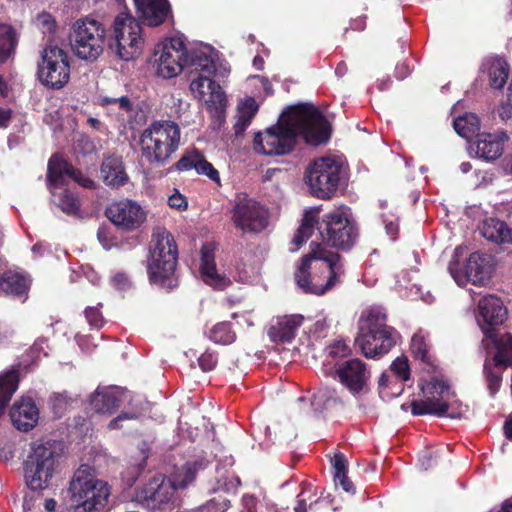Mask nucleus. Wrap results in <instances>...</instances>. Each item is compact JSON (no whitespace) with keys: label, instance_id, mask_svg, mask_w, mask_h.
Wrapping results in <instances>:
<instances>
[{"label":"nucleus","instance_id":"nucleus-1","mask_svg":"<svg viewBox=\"0 0 512 512\" xmlns=\"http://www.w3.org/2000/svg\"><path fill=\"white\" fill-rule=\"evenodd\" d=\"M297 136H302L312 145L329 139L328 122L317 108L302 106L294 109L287 119L256 134L253 148L257 153L268 156L284 155L292 150Z\"/></svg>","mask_w":512,"mask_h":512},{"label":"nucleus","instance_id":"nucleus-2","mask_svg":"<svg viewBox=\"0 0 512 512\" xmlns=\"http://www.w3.org/2000/svg\"><path fill=\"white\" fill-rule=\"evenodd\" d=\"M311 251L302 259L295 274L300 288L307 293L323 295L341 281L344 265L339 254L312 242Z\"/></svg>","mask_w":512,"mask_h":512},{"label":"nucleus","instance_id":"nucleus-3","mask_svg":"<svg viewBox=\"0 0 512 512\" xmlns=\"http://www.w3.org/2000/svg\"><path fill=\"white\" fill-rule=\"evenodd\" d=\"M203 459L187 462L169 478L162 475L153 477L135 493L136 501L149 510H171L177 502L176 491L192 483L197 472L205 469Z\"/></svg>","mask_w":512,"mask_h":512},{"label":"nucleus","instance_id":"nucleus-4","mask_svg":"<svg viewBox=\"0 0 512 512\" xmlns=\"http://www.w3.org/2000/svg\"><path fill=\"white\" fill-rule=\"evenodd\" d=\"M315 225L323 241L333 247L346 250L356 241L357 231L346 210H333L325 214L319 222V208H312L305 212L302 223L293 237L295 250L310 237Z\"/></svg>","mask_w":512,"mask_h":512},{"label":"nucleus","instance_id":"nucleus-5","mask_svg":"<svg viewBox=\"0 0 512 512\" xmlns=\"http://www.w3.org/2000/svg\"><path fill=\"white\" fill-rule=\"evenodd\" d=\"M68 493L72 512H100L108 503L111 487L89 465H81L73 474Z\"/></svg>","mask_w":512,"mask_h":512},{"label":"nucleus","instance_id":"nucleus-6","mask_svg":"<svg viewBox=\"0 0 512 512\" xmlns=\"http://www.w3.org/2000/svg\"><path fill=\"white\" fill-rule=\"evenodd\" d=\"M180 128L173 121H154L141 133L139 147L142 159L150 165H165L180 144Z\"/></svg>","mask_w":512,"mask_h":512},{"label":"nucleus","instance_id":"nucleus-7","mask_svg":"<svg viewBox=\"0 0 512 512\" xmlns=\"http://www.w3.org/2000/svg\"><path fill=\"white\" fill-rule=\"evenodd\" d=\"M48 187L52 195V202L64 213L74 215L79 210V201L67 188L66 180L73 179L83 187L91 188L94 182L76 171L60 156L54 155L48 163Z\"/></svg>","mask_w":512,"mask_h":512},{"label":"nucleus","instance_id":"nucleus-8","mask_svg":"<svg viewBox=\"0 0 512 512\" xmlns=\"http://www.w3.org/2000/svg\"><path fill=\"white\" fill-rule=\"evenodd\" d=\"M344 160L326 155L314 159L305 170V183L310 193L319 199H330L337 192L345 175Z\"/></svg>","mask_w":512,"mask_h":512},{"label":"nucleus","instance_id":"nucleus-9","mask_svg":"<svg viewBox=\"0 0 512 512\" xmlns=\"http://www.w3.org/2000/svg\"><path fill=\"white\" fill-rule=\"evenodd\" d=\"M178 250L172 234L164 227L153 231L148 272L154 282L169 278L177 265Z\"/></svg>","mask_w":512,"mask_h":512},{"label":"nucleus","instance_id":"nucleus-10","mask_svg":"<svg viewBox=\"0 0 512 512\" xmlns=\"http://www.w3.org/2000/svg\"><path fill=\"white\" fill-rule=\"evenodd\" d=\"M105 28L93 18L79 19L70 33L73 54L81 60L94 62L104 50Z\"/></svg>","mask_w":512,"mask_h":512},{"label":"nucleus","instance_id":"nucleus-11","mask_svg":"<svg viewBox=\"0 0 512 512\" xmlns=\"http://www.w3.org/2000/svg\"><path fill=\"white\" fill-rule=\"evenodd\" d=\"M112 46L116 55L124 61H129L139 56L144 47L142 27L139 21L130 13H119L113 22Z\"/></svg>","mask_w":512,"mask_h":512},{"label":"nucleus","instance_id":"nucleus-12","mask_svg":"<svg viewBox=\"0 0 512 512\" xmlns=\"http://www.w3.org/2000/svg\"><path fill=\"white\" fill-rule=\"evenodd\" d=\"M231 213L234 226L243 234H258L269 226L268 208L246 193L236 194Z\"/></svg>","mask_w":512,"mask_h":512},{"label":"nucleus","instance_id":"nucleus-13","mask_svg":"<svg viewBox=\"0 0 512 512\" xmlns=\"http://www.w3.org/2000/svg\"><path fill=\"white\" fill-rule=\"evenodd\" d=\"M56 455L50 443H34L24 462L25 481L32 490L48 487L54 474Z\"/></svg>","mask_w":512,"mask_h":512},{"label":"nucleus","instance_id":"nucleus-14","mask_svg":"<svg viewBox=\"0 0 512 512\" xmlns=\"http://www.w3.org/2000/svg\"><path fill=\"white\" fill-rule=\"evenodd\" d=\"M424 400L414 401L411 410L414 415L433 414L443 416L448 414V409L458 401L449 384L444 379L433 378L422 386Z\"/></svg>","mask_w":512,"mask_h":512},{"label":"nucleus","instance_id":"nucleus-15","mask_svg":"<svg viewBox=\"0 0 512 512\" xmlns=\"http://www.w3.org/2000/svg\"><path fill=\"white\" fill-rule=\"evenodd\" d=\"M459 248L455 249L453 259L448 270L452 278L459 286H465L467 283L483 286L491 278L492 267L489 257L480 253H472L462 269L459 268L458 260Z\"/></svg>","mask_w":512,"mask_h":512},{"label":"nucleus","instance_id":"nucleus-16","mask_svg":"<svg viewBox=\"0 0 512 512\" xmlns=\"http://www.w3.org/2000/svg\"><path fill=\"white\" fill-rule=\"evenodd\" d=\"M187 61V52L183 40L171 38L159 45L154 53L153 66L157 76L171 79L178 76Z\"/></svg>","mask_w":512,"mask_h":512},{"label":"nucleus","instance_id":"nucleus-17","mask_svg":"<svg viewBox=\"0 0 512 512\" xmlns=\"http://www.w3.org/2000/svg\"><path fill=\"white\" fill-rule=\"evenodd\" d=\"M38 76L44 85L56 89L62 88L70 78L67 53L57 46L46 47L42 52Z\"/></svg>","mask_w":512,"mask_h":512},{"label":"nucleus","instance_id":"nucleus-18","mask_svg":"<svg viewBox=\"0 0 512 512\" xmlns=\"http://www.w3.org/2000/svg\"><path fill=\"white\" fill-rule=\"evenodd\" d=\"M398 333L395 329H385L382 333L360 331L355 340L356 346L367 358H378L387 354L396 344Z\"/></svg>","mask_w":512,"mask_h":512},{"label":"nucleus","instance_id":"nucleus-19","mask_svg":"<svg viewBox=\"0 0 512 512\" xmlns=\"http://www.w3.org/2000/svg\"><path fill=\"white\" fill-rule=\"evenodd\" d=\"M507 318V309L494 295H487L478 303L477 323L488 338H494V327L501 325Z\"/></svg>","mask_w":512,"mask_h":512},{"label":"nucleus","instance_id":"nucleus-20","mask_svg":"<svg viewBox=\"0 0 512 512\" xmlns=\"http://www.w3.org/2000/svg\"><path fill=\"white\" fill-rule=\"evenodd\" d=\"M107 218L124 230H134L145 220L141 206L131 200H121L111 203L106 209Z\"/></svg>","mask_w":512,"mask_h":512},{"label":"nucleus","instance_id":"nucleus-21","mask_svg":"<svg viewBox=\"0 0 512 512\" xmlns=\"http://www.w3.org/2000/svg\"><path fill=\"white\" fill-rule=\"evenodd\" d=\"M340 382L352 393L358 394L366 387L370 372L364 362L352 359L344 362L336 371Z\"/></svg>","mask_w":512,"mask_h":512},{"label":"nucleus","instance_id":"nucleus-22","mask_svg":"<svg viewBox=\"0 0 512 512\" xmlns=\"http://www.w3.org/2000/svg\"><path fill=\"white\" fill-rule=\"evenodd\" d=\"M10 418L18 430L29 431L38 423L39 409L32 398L21 397L11 407Z\"/></svg>","mask_w":512,"mask_h":512},{"label":"nucleus","instance_id":"nucleus-23","mask_svg":"<svg viewBox=\"0 0 512 512\" xmlns=\"http://www.w3.org/2000/svg\"><path fill=\"white\" fill-rule=\"evenodd\" d=\"M130 396L128 391L116 387L98 388L92 395L90 404L101 414L114 412Z\"/></svg>","mask_w":512,"mask_h":512},{"label":"nucleus","instance_id":"nucleus-24","mask_svg":"<svg viewBox=\"0 0 512 512\" xmlns=\"http://www.w3.org/2000/svg\"><path fill=\"white\" fill-rule=\"evenodd\" d=\"M304 317L300 314L278 317L268 330V336L275 343L291 342L299 327L303 324Z\"/></svg>","mask_w":512,"mask_h":512},{"label":"nucleus","instance_id":"nucleus-25","mask_svg":"<svg viewBox=\"0 0 512 512\" xmlns=\"http://www.w3.org/2000/svg\"><path fill=\"white\" fill-rule=\"evenodd\" d=\"M507 138L504 132L479 134L475 142L477 156L486 161L499 158L503 153L504 142Z\"/></svg>","mask_w":512,"mask_h":512},{"label":"nucleus","instance_id":"nucleus-26","mask_svg":"<svg viewBox=\"0 0 512 512\" xmlns=\"http://www.w3.org/2000/svg\"><path fill=\"white\" fill-rule=\"evenodd\" d=\"M261 256L255 251H245L235 267V279L243 284L256 282L260 275Z\"/></svg>","mask_w":512,"mask_h":512},{"label":"nucleus","instance_id":"nucleus-27","mask_svg":"<svg viewBox=\"0 0 512 512\" xmlns=\"http://www.w3.org/2000/svg\"><path fill=\"white\" fill-rule=\"evenodd\" d=\"M176 168L180 171L194 169L198 174L207 176L210 180L220 184L219 172L209 163L205 157L197 152L192 151L184 155L177 163Z\"/></svg>","mask_w":512,"mask_h":512},{"label":"nucleus","instance_id":"nucleus-28","mask_svg":"<svg viewBox=\"0 0 512 512\" xmlns=\"http://www.w3.org/2000/svg\"><path fill=\"white\" fill-rule=\"evenodd\" d=\"M137 12L150 26L163 23L169 13L167 0H134Z\"/></svg>","mask_w":512,"mask_h":512},{"label":"nucleus","instance_id":"nucleus-29","mask_svg":"<svg viewBox=\"0 0 512 512\" xmlns=\"http://www.w3.org/2000/svg\"><path fill=\"white\" fill-rule=\"evenodd\" d=\"M18 39L15 29L7 24H0V65L3 64L17 45ZM9 95L8 83L0 75V97Z\"/></svg>","mask_w":512,"mask_h":512},{"label":"nucleus","instance_id":"nucleus-30","mask_svg":"<svg viewBox=\"0 0 512 512\" xmlns=\"http://www.w3.org/2000/svg\"><path fill=\"white\" fill-rule=\"evenodd\" d=\"M201 274L204 282L216 289L222 290L231 283L229 278L217 272L214 254L207 246L202 248Z\"/></svg>","mask_w":512,"mask_h":512},{"label":"nucleus","instance_id":"nucleus-31","mask_svg":"<svg viewBox=\"0 0 512 512\" xmlns=\"http://www.w3.org/2000/svg\"><path fill=\"white\" fill-rule=\"evenodd\" d=\"M101 175L106 185L112 188L123 186L128 181L121 157L109 156L101 165Z\"/></svg>","mask_w":512,"mask_h":512},{"label":"nucleus","instance_id":"nucleus-32","mask_svg":"<svg viewBox=\"0 0 512 512\" xmlns=\"http://www.w3.org/2000/svg\"><path fill=\"white\" fill-rule=\"evenodd\" d=\"M387 315L384 308L380 306H371L362 312L359 321L360 331H373L382 333V330L393 329L386 325Z\"/></svg>","mask_w":512,"mask_h":512},{"label":"nucleus","instance_id":"nucleus-33","mask_svg":"<svg viewBox=\"0 0 512 512\" xmlns=\"http://www.w3.org/2000/svg\"><path fill=\"white\" fill-rule=\"evenodd\" d=\"M218 52L210 45H200L193 51L192 64L202 74L212 75L216 72Z\"/></svg>","mask_w":512,"mask_h":512},{"label":"nucleus","instance_id":"nucleus-34","mask_svg":"<svg viewBox=\"0 0 512 512\" xmlns=\"http://www.w3.org/2000/svg\"><path fill=\"white\" fill-rule=\"evenodd\" d=\"M482 235L489 241L496 243L512 242V229L503 221L490 218L482 226Z\"/></svg>","mask_w":512,"mask_h":512},{"label":"nucleus","instance_id":"nucleus-35","mask_svg":"<svg viewBox=\"0 0 512 512\" xmlns=\"http://www.w3.org/2000/svg\"><path fill=\"white\" fill-rule=\"evenodd\" d=\"M258 111V104L254 98L248 97L238 105L234 130L236 135L242 134L250 125L251 120Z\"/></svg>","mask_w":512,"mask_h":512},{"label":"nucleus","instance_id":"nucleus-36","mask_svg":"<svg viewBox=\"0 0 512 512\" xmlns=\"http://www.w3.org/2000/svg\"><path fill=\"white\" fill-rule=\"evenodd\" d=\"M28 287V279L17 272L8 271L0 277V290L6 294L21 296Z\"/></svg>","mask_w":512,"mask_h":512},{"label":"nucleus","instance_id":"nucleus-37","mask_svg":"<svg viewBox=\"0 0 512 512\" xmlns=\"http://www.w3.org/2000/svg\"><path fill=\"white\" fill-rule=\"evenodd\" d=\"M18 383L19 374L17 370L11 369L0 374V416L3 414L4 407L16 392Z\"/></svg>","mask_w":512,"mask_h":512},{"label":"nucleus","instance_id":"nucleus-38","mask_svg":"<svg viewBox=\"0 0 512 512\" xmlns=\"http://www.w3.org/2000/svg\"><path fill=\"white\" fill-rule=\"evenodd\" d=\"M485 66H487L490 86L494 89L503 88L509 75L507 63L503 59L495 58L487 60Z\"/></svg>","mask_w":512,"mask_h":512},{"label":"nucleus","instance_id":"nucleus-39","mask_svg":"<svg viewBox=\"0 0 512 512\" xmlns=\"http://www.w3.org/2000/svg\"><path fill=\"white\" fill-rule=\"evenodd\" d=\"M453 125L455 131L465 139H470L480 129L479 118L474 113H465L455 118Z\"/></svg>","mask_w":512,"mask_h":512},{"label":"nucleus","instance_id":"nucleus-40","mask_svg":"<svg viewBox=\"0 0 512 512\" xmlns=\"http://www.w3.org/2000/svg\"><path fill=\"white\" fill-rule=\"evenodd\" d=\"M494 341L497 349L495 355L496 364L504 367L509 366L512 363V335L506 333Z\"/></svg>","mask_w":512,"mask_h":512},{"label":"nucleus","instance_id":"nucleus-41","mask_svg":"<svg viewBox=\"0 0 512 512\" xmlns=\"http://www.w3.org/2000/svg\"><path fill=\"white\" fill-rule=\"evenodd\" d=\"M240 485L239 478L231 471L219 469L217 470L216 484L210 488V492H235Z\"/></svg>","mask_w":512,"mask_h":512},{"label":"nucleus","instance_id":"nucleus-42","mask_svg":"<svg viewBox=\"0 0 512 512\" xmlns=\"http://www.w3.org/2000/svg\"><path fill=\"white\" fill-rule=\"evenodd\" d=\"M336 400V392L329 387H320L313 393L310 405L314 412H323L332 402Z\"/></svg>","mask_w":512,"mask_h":512},{"label":"nucleus","instance_id":"nucleus-43","mask_svg":"<svg viewBox=\"0 0 512 512\" xmlns=\"http://www.w3.org/2000/svg\"><path fill=\"white\" fill-rule=\"evenodd\" d=\"M147 404H148L147 402H143L141 399H131V402L129 403V405L131 406L132 411L123 412L120 415H118L116 418L112 419L108 424V428L110 430L121 429L123 427V425H122L123 421L138 418L142 414V412L146 409L145 406Z\"/></svg>","mask_w":512,"mask_h":512},{"label":"nucleus","instance_id":"nucleus-44","mask_svg":"<svg viewBox=\"0 0 512 512\" xmlns=\"http://www.w3.org/2000/svg\"><path fill=\"white\" fill-rule=\"evenodd\" d=\"M207 109L217 116H220L226 107V95L219 84L209 92L204 99Z\"/></svg>","mask_w":512,"mask_h":512},{"label":"nucleus","instance_id":"nucleus-45","mask_svg":"<svg viewBox=\"0 0 512 512\" xmlns=\"http://www.w3.org/2000/svg\"><path fill=\"white\" fill-rule=\"evenodd\" d=\"M209 338L218 344L228 345L235 341L236 334L231 329L230 324L222 322L216 324L209 332Z\"/></svg>","mask_w":512,"mask_h":512},{"label":"nucleus","instance_id":"nucleus-46","mask_svg":"<svg viewBox=\"0 0 512 512\" xmlns=\"http://www.w3.org/2000/svg\"><path fill=\"white\" fill-rule=\"evenodd\" d=\"M210 76L211 75L200 74L197 78L192 80L190 89L195 98L204 100L209 92L215 87L217 83L213 81Z\"/></svg>","mask_w":512,"mask_h":512},{"label":"nucleus","instance_id":"nucleus-47","mask_svg":"<svg viewBox=\"0 0 512 512\" xmlns=\"http://www.w3.org/2000/svg\"><path fill=\"white\" fill-rule=\"evenodd\" d=\"M99 104L102 106L110 107V109L118 114H123L131 110V101L126 96L117 98L100 97Z\"/></svg>","mask_w":512,"mask_h":512},{"label":"nucleus","instance_id":"nucleus-48","mask_svg":"<svg viewBox=\"0 0 512 512\" xmlns=\"http://www.w3.org/2000/svg\"><path fill=\"white\" fill-rule=\"evenodd\" d=\"M411 351L414 356L423 362H429L428 344L422 332L415 333L411 340Z\"/></svg>","mask_w":512,"mask_h":512},{"label":"nucleus","instance_id":"nucleus-49","mask_svg":"<svg viewBox=\"0 0 512 512\" xmlns=\"http://www.w3.org/2000/svg\"><path fill=\"white\" fill-rule=\"evenodd\" d=\"M390 370L393 375L400 381H407L410 377V368L408 365V359L406 357L396 358L392 362Z\"/></svg>","mask_w":512,"mask_h":512},{"label":"nucleus","instance_id":"nucleus-50","mask_svg":"<svg viewBox=\"0 0 512 512\" xmlns=\"http://www.w3.org/2000/svg\"><path fill=\"white\" fill-rule=\"evenodd\" d=\"M314 495L313 489L310 486H305L300 494H298L297 503L294 507L295 512H307V501H310V505L312 503L317 502V500H312L311 497Z\"/></svg>","mask_w":512,"mask_h":512},{"label":"nucleus","instance_id":"nucleus-51","mask_svg":"<svg viewBox=\"0 0 512 512\" xmlns=\"http://www.w3.org/2000/svg\"><path fill=\"white\" fill-rule=\"evenodd\" d=\"M36 25L44 34L54 33L56 29L55 19L52 15L45 12L37 16Z\"/></svg>","mask_w":512,"mask_h":512},{"label":"nucleus","instance_id":"nucleus-52","mask_svg":"<svg viewBox=\"0 0 512 512\" xmlns=\"http://www.w3.org/2000/svg\"><path fill=\"white\" fill-rule=\"evenodd\" d=\"M85 318L92 328H100L104 319L98 307H87L84 311Z\"/></svg>","mask_w":512,"mask_h":512},{"label":"nucleus","instance_id":"nucleus-53","mask_svg":"<svg viewBox=\"0 0 512 512\" xmlns=\"http://www.w3.org/2000/svg\"><path fill=\"white\" fill-rule=\"evenodd\" d=\"M485 373L488 382V388L491 394H495L501 384V374L499 372L492 371L490 368H488L487 365H485Z\"/></svg>","mask_w":512,"mask_h":512},{"label":"nucleus","instance_id":"nucleus-54","mask_svg":"<svg viewBox=\"0 0 512 512\" xmlns=\"http://www.w3.org/2000/svg\"><path fill=\"white\" fill-rule=\"evenodd\" d=\"M331 462L334 469V477L347 474V461L342 453H336Z\"/></svg>","mask_w":512,"mask_h":512},{"label":"nucleus","instance_id":"nucleus-55","mask_svg":"<svg viewBox=\"0 0 512 512\" xmlns=\"http://www.w3.org/2000/svg\"><path fill=\"white\" fill-rule=\"evenodd\" d=\"M198 362L203 371H210L216 366L217 357L212 353H204L199 357Z\"/></svg>","mask_w":512,"mask_h":512},{"label":"nucleus","instance_id":"nucleus-56","mask_svg":"<svg viewBox=\"0 0 512 512\" xmlns=\"http://www.w3.org/2000/svg\"><path fill=\"white\" fill-rule=\"evenodd\" d=\"M111 283L118 290H125L130 287L129 278L121 272H117L111 277Z\"/></svg>","mask_w":512,"mask_h":512},{"label":"nucleus","instance_id":"nucleus-57","mask_svg":"<svg viewBox=\"0 0 512 512\" xmlns=\"http://www.w3.org/2000/svg\"><path fill=\"white\" fill-rule=\"evenodd\" d=\"M168 204L171 208H175L180 211L185 210L188 206L186 198L178 192L169 197Z\"/></svg>","mask_w":512,"mask_h":512},{"label":"nucleus","instance_id":"nucleus-58","mask_svg":"<svg viewBox=\"0 0 512 512\" xmlns=\"http://www.w3.org/2000/svg\"><path fill=\"white\" fill-rule=\"evenodd\" d=\"M329 355L334 357H344L348 353V347L343 341H336L328 348Z\"/></svg>","mask_w":512,"mask_h":512},{"label":"nucleus","instance_id":"nucleus-59","mask_svg":"<svg viewBox=\"0 0 512 512\" xmlns=\"http://www.w3.org/2000/svg\"><path fill=\"white\" fill-rule=\"evenodd\" d=\"M385 224L386 233L392 238L395 239L398 233V222L397 219L391 215L389 217H385L383 219Z\"/></svg>","mask_w":512,"mask_h":512},{"label":"nucleus","instance_id":"nucleus-60","mask_svg":"<svg viewBox=\"0 0 512 512\" xmlns=\"http://www.w3.org/2000/svg\"><path fill=\"white\" fill-rule=\"evenodd\" d=\"M230 501L227 498H221L219 501L212 499L208 503L209 510H215V512H225L229 507Z\"/></svg>","mask_w":512,"mask_h":512},{"label":"nucleus","instance_id":"nucleus-61","mask_svg":"<svg viewBox=\"0 0 512 512\" xmlns=\"http://www.w3.org/2000/svg\"><path fill=\"white\" fill-rule=\"evenodd\" d=\"M334 482L336 486H341L345 492L354 491L353 483L349 480L347 474H341L339 476L334 477Z\"/></svg>","mask_w":512,"mask_h":512},{"label":"nucleus","instance_id":"nucleus-62","mask_svg":"<svg viewBox=\"0 0 512 512\" xmlns=\"http://www.w3.org/2000/svg\"><path fill=\"white\" fill-rule=\"evenodd\" d=\"M12 119V110L8 108H0V129H6Z\"/></svg>","mask_w":512,"mask_h":512},{"label":"nucleus","instance_id":"nucleus-63","mask_svg":"<svg viewBox=\"0 0 512 512\" xmlns=\"http://www.w3.org/2000/svg\"><path fill=\"white\" fill-rule=\"evenodd\" d=\"M410 73V69L406 63H399L395 68V76L398 79H404Z\"/></svg>","mask_w":512,"mask_h":512},{"label":"nucleus","instance_id":"nucleus-64","mask_svg":"<svg viewBox=\"0 0 512 512\" xmlns=\"http://www.w3.org/2000/svg\"><path fill=\"white\" fill-rule=\"evenodd\" d=\"M512 106L509 105V102L507 104L501 105V107L498 110L499 116L502 118V120L510 119L512 116Z\"/></svg>","mask_w":512,"mask_h":512}]
</instances>
